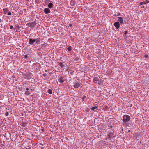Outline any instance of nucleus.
I'll return each mask as SVG.
<instances>
[{
  "label": "nucleus",
  "instance_id": "nucleus-28",
  "mask_svg": "<svg viewBox=\"0 0 149 149\" xmlns=\"http://www.w3.org/2000/svg\"><path fill=\"white\" fill-rule=\"evenodd\" d=\"M10 29H12L13 28V26L12 25H10Z\"/></svg>",
  "mask_w": 149,
  "mask_h": 149
},
{
  "label": "nucleus",
  "instance_id": "nucleus-34",
  "mask_svg": "<svg viewBox=\"0 0 149 149\" xmlns=\"http://www.w3.org/2000/svg\"><path fill=\"white\" fill-rule=\"evenodd\" d=\"M46 1H47V2L48 3L49 2V0H46Z\"/></svg>",
  "mask_w": 149,
  "mask_h": 149
},
{
  "label": "nucleus",
  "instance_id": "nucleus-12",
  "mask_svg": "<svg viewBox=\"0 0 149 149\" xmlns=\"http://www.w3.org/2000/svg\"><path fill=\"white\" fill-rule=\"evenodd\" d=\"M3 10L4 14H6L7 13H8L9 12V10L7 8L3 9Z\"/></svg>",
  "mask_w": 149,
  "mask_h": 149
},
{
  "label": "nucleus",
  "instance_id": "nucleus-24",
  "mask_svg": "<svg viewBox=\"0 0 149 149\" xmlns=\"http://www.w3.org/2000/svg\"><path fill=\"white\" fill-rule=\"evenodd\" d=\"M28 56L27 55H24V58H25L27 59L28 58Z\"/></svg>",
  "mask_w": 149,
  "mask_h": 149
},
{
  "label": "nucleus",
  "instance_id": "nucleus-20",
  "mask_svg": "<svg viewBox=\"0 0 149 149\" xmlns=\"http://www.w3.org/2000/svg\"><path fill=\"white\" fill-rule=\"evenodd\" d=\"M127 33V32L126 31H125L124 32L123 35L125 37H126V36H127L126 34Z\"/></svg>",
  "mask_w": 149,
  "mask_h": 149
},
{
  "label": "nucleus",
  "instance_id": "nucleus-38",
  "mask_svg": "<svg viewBox=\"0 0 149 149\" xmlns=\"http://www.w3.org/2000/svg\"><path fill=\"white\" fill-rule=\"evenodd\" d=\"M130 132V130H128V132Z\"/></svg>",
  "mask_w": 149,
  "mask_h": 149
},
{
  "label": "nucleus",
  "instance_id": "nucleus-16",
  "mask_svg": "<svg viewBox=\"0 0 149 149\" xmlns=\"http://www.w3.org/2000/svg\"><path fill=\"white\" fill-rule=\"evenodd\" d=\"M47 92L48 93L51 94L52 93V90L49 89L48 90Z\"/></svg>",
  "mask_w": 149,
  "mask_h": 149
},
{
  "label": "nucleus",
  "instance_id": "nucleus-31",
  "mask_svg": "<svg viewBox=\"0 0 149 149\" xmlns=\"http://www.w3.org/2000/svg\"><path fill=\"white\" fill-rule=\"evenodd\" d=\"M143 4V2H141L139 3V4L140 5H142Z\"/></svg>",
  "mask_w": 149,
  "mask_h": 149
},
{
  "label": "nucleus",
  "instance_id": "nucleus-19",
  "mask_svg": "<svg viewBox=\"0 0 149 149\" xmlns=\"http://www.w3.org/2000/svg\"><path fill=\"white\" fill-rule=\"evenodd\" d=\"M27 123H23L22 124V126L23 127H25L26 126Z\"/></svg>",
  "mask_w": 149,
  "mask_h": 149
},
{
  "label": "nucleus",
  "instance_id": "nucleus-21",
  "mask_svg": "<svg viewBox=\"0 0 149 149\" xmlns=\"http://www.w3.org/2000/svg\"><path fill=\"white\" fill-rule=\"evenodd\" d=\"M102 81V79L99 80V81H98V84L99 85L101 84Z\"/></svg>",
  "mask_w": 149,
  "mask_h": 149
},
{
  "label": "nucleus",
  "instance_id": "nucleus-30",
  "mask_svg": "<svg viewBox=\"0 0 149 149\" xmlns=\"http://www.w3.org/2000/svg\"><path fill=\"white\" fill-rule=\"evenodd\" d=\"M8 15H11V12H8Z\"/></svg>",
  "mask_w": 149,
  "mask_h": 149
},
{
  "label": "nucleus",
  "instance_id": "nucleus-35",
  "mask_svg": "<svg viewBox=\"0 0 149 149\" xmlns=\"http://www.w3.org/2000/svg\"><path fill=\"white\" fill-rule=\"evenodd\" d=\"M3 20H2V19H0V22H1L3 21Z\"/></svg>",
  "mask_w": 149,
  "mask_h": 149
},
{
  "label": "nucleus",
  "instance_id": "nucleus-39",
  "mask_svg": "<svg viewBox=\"0 0 149 149\" xmlns=\"http://www.w3.org/2000/svg\"><path fill=\"white\" fill-rule=\"evenodd\" d=\"M123 129H122V131H123Z\"/></svg>",
  "mask_w": 149,
  "mask_h": 149
},
{
  "label": "nucleus",
  "instance_id": "nucleus-27",
  "mask_svg": "<svg viewBox=\"0 0 149 149\" xmlns=\"http://www.w3.org/2000/svg\"><path fill=\"white\" fill-rule=\"evenodd\" d=\"M41 46L42 47H46V46H45V45L44 44H42L41 45Z\"/></svg>",
  "mask_w": 149,
  "mask_h": 149
},
{
  "label": "nucleus",
  "instance_id": "nucleus-6",
  "mask_svg": "<svg viewBox=\"0 0 149 149\" xmlns=\"http://www.w3.org/2000/svg\"><path fill=\"white\" fill-rule=\"evenodd\" d=\"M35 42V39H33L31 38L29 39V44L31 45H33V44Z\"/></svg>",
  "mask_w": 149,
  "mask_h": 149
},
{
  "label": "nucleus",
  "instance_id": "nucleus-33",
  "mask_svg": "<svg viewBox=\"0 0 149 149\" xmlns=\"http://www.w3.org/2000/svg\"><path fill=\"white\" fill-rule=\"evenodd\" d=\"M47 75V74L46 73H45L43 74V76L44 77L46 76Z\"/></svg>",
  "mask_w": 149,
  "mask_h": 149
},
{
  "label": "nucleus",
  "instance_id": "nucleus-23",
  "mask_svg": "<svg viewBox=\"0 0 149 149\" xmlns=\"http://www.w3.org/2000/svg\"><path fill=\"white\" fill-rule=\"evenodd\" d=\"M25 94L27 95H29L30 94V93L29 91H26L25 92Z\"/></svg>",
  "mask_w": 149,
  "mask_h": 149
},
{
  "label": "nucleus",
  "instance_id": "nucleus-4",
  "mask_svg": "<svg viewBox=\"0 0 149 149\" xmlns=\"http://www.w3.org/2000/svg\"><path fill=\"white\" fill-rule=\"evenodd\" d=\"M81 83L79 82L76 83L74 85V87L75 88L77 89L78 87L80 86Z\"/></svg>",
  "mask_w": 149,
  "mask_h": 149
},
{
  "label": "nucleus",
  "instance_id": "nucleus-10",
  "mask_svg": "<svg viewBox=\"0 0 149 149\" xmlns=\"http://www.w3.org/2000/svg\"><path fill=\"white\" fill-rule=\"evenodd\" d=\"M99 79L97 77H96L94 78L93 79V81L95 83H97V81H99Z\"/></svg>",
  "mask_w": 149,
  "mask_h": 149
},
{
  "label": "nucleus",
  "instance_id": "nucleus-15",
  "mask_svg": "<svg viewBox=\"0 0 149 149\" xmlns=\"http://www.w3.org/2000/svg\"><path fill=\"white\" fill-rule=\"evenodd\" d=\"M98 106L93 107L91 108V110L93 111H94L95 109L98 108Z\"/></svg>",
  "mask_w": 149,
  "mask_h": 149
},
{
  "label": "nucleus",
  "instance_id": "nucleus-29",
  "mask_svg": "<svg viewBox=\"0 0 149 149\" xmlns=\"http://www.w3.org/2000/svg\"><path fill=\"white\" fill-rule=\"evenodd\" d=\"M109 134L108 135V136L109 137V139H110L111 138V137H110V134Z\"/></svg>",
  "mask_w": 149,
  "mask_h": 149
},
{
  "label": "nucleus",
  "instance_id": "nucleus-26",
  "mask_svg": "<svg viewBox=\"0 0 149 149\" xmlns=\"http://www.w3.org/2000/svg\"><path fill=\"white\" fill-rule=\"evenodd\" d=\"M9 115V113L8 112H6L5 113V115L6 116H8Z\"/></svg>",
  "mask_w": 149,
  "mask_h": 149
},
{
  "label": "nucleus",
  "instance_id": "nucleus-3",
  "mask_svg": "<svg viewBox=\"0 0 149 149\" xmlns=\"http://www.w3.org/2000/svg\"><path fill=\"white\" fill-rule=\"evenodd\" d=\"M24 77L27 79H29L31 78L30 74L28 73L25 74L24 75Z\"/></svg>",
  "mask_w": 149,
  "mask_h": 149
},
{
  "label": "nucleus",
  "instance_id": "nucleus-1",
  "mask_svg": "<svg viewBox=\"0 0 149 149\" xmlns=\"http://www.w3.org/2000/svg\"><path fill=\"white\" fill-rule=\"evenodd\" d=\"M130 119V116L127 115H125L123 116L122 119L123 121L125 123L129 122Z\"/></svg>",
  "mask_w": 149,
  "mask_h": 149
},
{
  "label": "nucleus",
  "instance_id": "nucleus-36",
  "mask_svg": "<svg viewBox=\"0 0 149 149\" xmlns=\"http://www.w3.org/2000/svg\"><path fill=\"white\" fill-rule=\"evenodd\" d=\"M26 90L27 91H28L29 90V89L28 88H27L26 89Z\"/></svg>",
  "mask_w": 149,
  "mask_h": 149
},
{
  "label": "nucleus",
  "instance_id": "nucleus-13",
  "mask_svg": "<svg viewBox=\"0 0 149 149\" xmlns=\"http://www.w3.org/2000/svg\"><path fill=\"white\" fill-rule=\"evenodd\" d=\"M53 5L52 3H49V4L48 7L50 8H53Z\"/></svg>",
  "mask_w": 149,
  "mask_h": 149
},
{
  "label": "nucleus",
  "instance_id": "nucleus-11",
  "mask_svg": "<svg viewBox=\"0 0 149 149\" xmlns=\"http://www.w3.org/2000/svg\"><path fill=\"white\" fill-rule=\"evenodd\" d=\"M41 39L40 38H38L35 39V41L37 44H39L40 43V41Z\"/></svg>",
  "mask_w": 149,
  "mask_h": 149
},
{
  "label": "nucleus",
  "instance_id": "nucleus-5",
  "mask_svg": "<svg viewBox=\"0 0 149 149\" xmlns=\"http://www.w3.org/2000/svg\"><path fill=\"white\" fill-rule=\"evenodd\" d=\"M120 24L119 22H117L114 23V25L117 29H118L119 28Z\"/></svg>",
  "mask_w": 149,
  "mask_h": 149
},
{
  "label": "nucleus",
  "instance_id": "nucleus-25",
  "mask_svg": "<svg viewBox=\"0 0 149 149\" xmlns=\"http://www.w3.org/2000/svg\"><path fill=\"white\" fill-rule=\"evenodd\" d=\"M86 97V96L85 95H84L82 98L83 101L85 99V98Z\"/></svg>",
  "mask_w": 149,
  "mask_h": 149
},
{
  "label": "nucleus",
  "instance_id": "nucleus-8",
  "mask_svg": "<svg viewBox=\"0 0 149 149\" xmlns=\"http://www.w3.org/2000/svg\"><path fill=\"white\" fill-rule=\"evenodd\" d=\"M118 21L121 24H122L123 23V20L122 17H118Z\"/></svg>",
  "mask_w": 149,
  "mask_h": 149
},
{
  "label": "nucleus",
  "instance_id": "nucleus-2",
  "mask_svg": "<svg viewBox=\"0 0 149 149\" xmlns=\"http://www.w3.org/2000/svg\"><path fill=\"white\" fill-rule=\"evenodd\" d=\"M36 24V22L34 21V22H31L28 23L27 24V25L29 26L31 28H33L35 26Z\"/></svg>",
  "mask_w": 149,
  "mask_h": 149
},
{
  "label": "nucleus",
  "instance_id": "nucleus-17",
  "mask_svg": "<svg viewBox=\"0 0 149 149\" xmlns=\"http://www.w3.org/2000/svg\"><path fill=\"white\" fill-rule=\"evenodd\" d=\"M120 15V13L119 12L116 13L114 15V16H119Z\"/></svg>",
  "mask_w": 149,
  "mask_h": 149
},
{
  "label": "nucleus",
  "instance_id": "nucleus-14",
  "mask_svg": "<svg viewBox=\"0 0 149 149\" xmlns=\"http://www.w3.org/2000/svg\"><path fill=\"white\" fill-rule=\"evenodd\" d=\"M63 63V62H60L59 64V65L61 67L63 68L65 66Z\"/></svg>",
  "mask_w": 149,
  "mask_h": 149
},
{
  "label": "nucleus",
  "instance_id": "nucleus-18",
  "mask_svg": "<svg viewBox=\"0 0 149 149\" xmlns=\"http://www.w3.org/2000/svg\"><path fill=\"white\" fill-rule=\"evenodd\" d=\"M143 2V4H146L147 3H149V0H146Z\"/></svg>",
  "mask_w": 149,
  "mask_h": 149
},
{
  "label": "nucleus",
  "instance_id": "nucleus-22",
  "mask_svg": "<svg viewBox=\"0 0 149 149\" xmlns=\"http://www.w3.org/2000/svg\"><path fill=\"white\" fill-rule=\"evenodd\" d=\"M67 49L68 50V51H70L71 50V47L70 46H69L68 48H67Z\"/></svg>",
  "mask_w": 149,
  "mask_h": 149
},
{
  "label": "nucleus",
  "instance_id": "nucleus-32",
  "mask_svg": "<svg viewBox=\"0 0 149 149\" xmlns=\"http://www.w3.org/2000/svg\"><path fill=\"white\" fill-rule=\"evenodd\" d=\"M69 26L70 27H72V25L71 24H69Z\"/></svg>",
  "mask_w": 149,
  "mask_h": 149
},
{
  "label": "nucleus",
  "instance_id": "nucleus-37",
  "mask_svg": "<svg viewBox=\"0 0 149 149\" xmlns=\"http://www.w3.org/2000/svg\"><path fill=\"white\" fill-rule=\"evenodd\" d=\"M70 4H71V3H72V2H70Z\"/></svg>",
  "mask_w": 149,
  "mask_h": 149
},
{
  "label": "nucleus",
  "instance_id": "nucleus-9",
  "mask_svg": "<svg viewBox=\"0 0 149 149\" xmlns=\"http://www.w3.org/2000/svg\"><path fill=\"white\" fill-rule=\"evenodd\" d=\"M45 13L46 14H47L50 13V9L49 8H46L44 10Z\"/></svg>",
  "mask_w": 149,
  "mask_h": 149
},
{
  "label": "nucleus",
  "instance_id": "nucleus-7",
  "mask_svg": "<svg viewBox=\"0 0 149 149\" xmlns=\"http://www.w3.org/2000/svg\"><path fill=\"white\" fill-rule=\"evenodd\" d=\"M58 81L59 82L61 83H62L64 81V77L61 76L58 79Z\"/></svg>",
  "mask_w": 149,
  "mask_h": 149
}]
</instances>
